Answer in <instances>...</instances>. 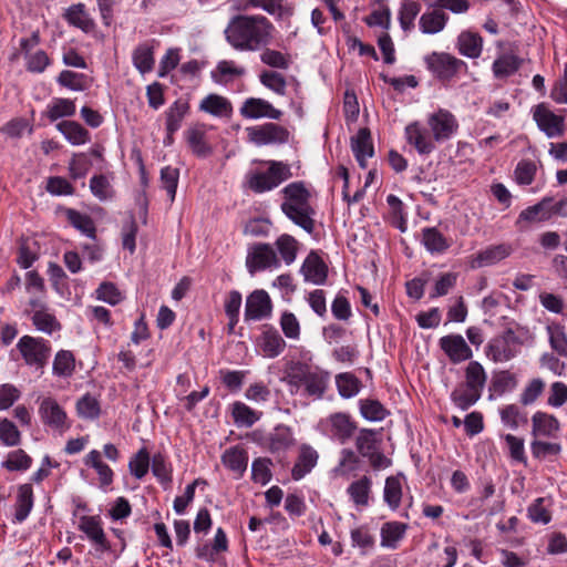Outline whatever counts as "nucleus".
Returning <instances> with one entry per match:
<instances>
[{
	"label": "nucleus",
	"mask_w": 567,
	"mask_h": 567,
	"mask_svg": "<svg viewBox=\"0 0 567 567\" xmlns=\"http://www.w3.org/2000/svg\"><path fill=\"white\" fill-rule=\"evenodd\" d=\"M429 130L415 121L406 125L405 138L420 155L431 154L436 143L451 140L458 131V121L453 113L446 109H437L427 115Z\"/></svg>",
	"instance_id": "1"
},
{
	"label": "nucleus",
	"mask_w": 567,
	"mask_h": 567,
	"mask_svg": "<svg viewBox=\"0 0 567 567\" xmlns=\"http://www.w3.org/2000/svg\"><path fill=\"white\" fill-rule=\"evenodd\" d=\"M274 25L264 16L238 14L233 17L226 29L227 42L240 51H257L271 39Z\"/></svg>",
	"instance_id": "2"
},
{
	"label": "nucleus",
	"mask_w": 567,
	"mask_h": 567,
	"mask_svg": "<svg viewBox=\"0 0 567 567\" xmlns=\"http://www.w3.org/2000/svg\"><path fill=\"white\" fill-rule=\"evenodd\" d=\"M284 202L282 213L297 226L308 234L315 229V209L310 205V193L302 182H293L281 190Z\"/></svg>",
	"instance_id": "3"
},
{
	"label": "nucleus",
	"mask_w": 567,
	"mask_h": 567,
	"mask_svg": "<svg viewBox=\"0 0 567 567\" xmlns=\"http://www.w3.org/2000/svg\"><path fill=\"white\" fill-rule=\"evenodd\" d=\"M487 373L478 361H471L464 370V381L451 392V401L462 411L473 406L482 396Z\"/></svg>",
	"instance_id": "4"
},
{
	"label": "nucleus",
	"mask_w": 567,
	"mask_h": 567,
	"mask_svg": "<svg viewBox=\"0 0 567 567\" xmlns=\"http://www.w3.org/2000/svg\"><path fill=\"white\" fill-rule=\"evenodd\" d=\"M268 169L248 176V187L258 194L269 192L289 179L292 174L290 166L279 161H268Z\"/></svg>",
	"instance_id": "5"
},
{
	"label": "nucleus",
	"mask_w": 567,
	"mask_h": 567,
	"mask_svg": "<svg viewBox=\"0 0 567 567\" xmlns=\"http://www.w3.org/2000/svg\"><path fill=\"white\" fill-rule=\"evenodd\" d=\"M288 377L291 384H302L307 394L317 399L322 398L329 382L328 372L301 363H297Z\"/></svg>",
	"instance_id": "6"
},
{
	"label": "nucleus",
	"mask_w": 567,
	"mask_h": 567,
	"mask_svg": "<svg viewBox=\"0 0 567 567\" xmlns=\"http://www.w3.org/2000/svg\"><path fill=\"white\" fill-rule=\"evenodd\" d=\"M17 348L24 362L35 369H43L51 354V347L47 340L31 336L20 338Z\"/></svg>",
	"instance_id": "7"
},
{
	"label": "nucleus",
	"mask_w": 567,
	"mask_h": 567,
	"mask_svg": "<svg viewBox=\"0 0 567 567\" xmlns=\"http://www.w3.org/2000/svg\"><path fill=\"white\" fill-rule=\"evenodd\" d=\"M38 412L42 423L59 434L65 433L71 427L66 412L51 396L39 399Z\"/></svg>",
	"instance_id": "8"
},
{
	"label": "nucleus",
	"mask_w": 567,
	"mask_h": 567,
	"mask_svg": "<svg viewBox=\"0 0 567 567\" xmlns=\"http://www.w3.org/2000/svg\"><path fill=\"white\" fill-rule=\"evenodd\" d=\"M246 132L248 141L257 146L284 144L289 140L288 130L275 123L250 126Z\"/></svg>",
	"instance_id": "9"
},
{
	"label": "nucleus",
	"mask_w": 567,
	"mask_h": 567,
	"mask_svg": "<svg viewBox=\"0 0 567 567\" xmlns=\"http://www.w3.org/2000/svg\"><path fill=\"white\" fill-rule=\"evenodd\" d=\"M280 260L269 244H256L248 249L246 267L252 275L265 269H277Z\"/></svg>",
	"instance_id": "10"
},
{
	"label": "nucleus",
	"mask_w": 567,
	"mask_h": 567,
	"mask_svg": "<svg viewBox=\"0 0 567 567\" xmlns=\"http://www.w3.org/2000/svg\"><path fill=\"white\" fill-rule=\"evenodd\" d=\"M320 427L326 434L342 444L350 440L357 429L350 415L343 412L330 414L328 417L321 420Z\"/></svg>",
	"instance_id": "11"
},
{
	"label": "nucleus",
	"mask_w": 567,
	"mask_h": 567,
	"mask_svg": "<svg viewBox=\"0 0 567 567\" xmlns=\"http://www.w3.org/2000/svg\"><path fill=\"white\" fill-rule=\"evenodd\" d=\"M231 9L238 12L262 9L268 14L284 19L292 14V9L284 0H231Z\"/></svg>",
	"instance_id": "12"
},
{
	"label": "nucleus",
	"mask_w": 567,
	"mask_h": 567,
	"mask_svg": "<svg viewBox=\"0 0 567 567\" xmlns=\"http://www.w3.org/2000/svg\"><path fill=\"white\" fill-rule=\"evenodd\" d=\"M39 42L38 32L20 40V48L27 60L28 71H44L50 65V58L47 52L38 48Z\"/></svg>",
	"instance_id": "13"
},
{
	"label": "nucleus",
	"mask_w": 567,
	"mask_h": 567,
	"mask_svg": "<svg viewBox=\"0 0 567 567\" xmlns=\"http://www.w3.org/2000/svg\"><path fill=\"white\" fill-rule=\"evenodd\" d=\"M533 117L542 132L548 138L560 137L565 133L564 117L556 115L545 105L539 104L535 107Z\"/></svg>",
	"instance_id": "14"
},
{
	"label": "nucleus",
	"mask_w": 567,
	"mask_h": 567,
	"mask_svg": "<svg viewBox=\"0 0 567 567\" xmlns=\"http://www.w3.org/2000/svg\"><path fill=\"white\" fill-rule=\"evenodd\" d=\"M439 344L452 363H461L473 357L472 349L461 334L444 336Z\"/></svg>",
	"instance_id": "15"
},
{
	"label": "nucleus",
	"mask_w": 567,
	"mask_h": 567,
	"mask_svg": "<svg viewBox=\"0 0 567 567\" xmlns=\"http://www.w3.org/2000/svg\"><path fill=\"white\" fill-rule=\"evenodd\" d=\"M271 300L265 290H255L246 299L245 320L258 321L271 313Z\"/></svg>",
	"instance_id": "16"
},
{
	"label": "nucleus",
	"mask_w": 567,
	"mask_h": 567,
	"mask_svg": "<svg viewBox=\"0 0 567 567\" xmlns=\"http://www.w3.org/2000/svg\"><path fill=\"white\" fill-rule=\"evenodd\" d=\"M239 113L243 117L250 120L261 117L279 120L282 115L280 110L275 109L268 101L258 97L245 100L239 109Z\"/></svg>",
	"instance_id": "17"
},
{
	"label": "nucleus",
	"mask_w": 567,
	"mask_h": 567,
	"mask_svg": "<svg viewBox=\"0 0 567 567\" xmlns=\"http://www.w3.org/2000/svg\"><path fill=\"white\" fill-rule=\"evenodd\" d=\"M515 341V334L512 331H507L503 336H498L492 339L487 346V357L494 362H505L511 360L515 352L512 344Z\"/></svg>",
	"instance_id": "18"
},
{
	"label": "nucleus",
	"mask_w": 567,
	"mask_h": 567,
	"mask_svg": "<svg viewBox=\"0 0 567 567\" xmlns=\"http://www.w3.org/2000/svg\"><path fill=\"white\" fill-rule=\"evenodd\" d=\"M512 251V247L507 244L488 246L481 250L475 257H473L471 267L476 269L495 265L507 258Z\"/></svg>",
	"instance_id": "19"
},
{
	"label": "nucleus",
	"mask_w": 567,
	"mask_h": 567,
	"mask_svg": "<svg viewBox=\"0 0 567 567\" xmlns=\"http://www.w3.org/2000/svg\"><path fill=\"white\" fill-rule=\"evenodd\" d=\"M351 150L359 165L367 167L368 158L374 154L371 134L368 128H360L358 133L351 137Z\"/></svg>",
	"instance_id": "20"
},
{
	"label": "nucleus",
	"mask_w": 567,
	"mask_h": 567,
	"mask_svg": "<svg viewBox=\"0 0 567 567\" xmlns=\"http://www.w3.org/2000/svg\"><path fill=\"white\" fill-rule=\"evenodd\" d=\"M449 21V16L440 8L426 10L419 20L420 31L424 34H436L441 32Z\"/></svg>",
	"instance_id": "21"
},
{
	"label": "nucleus",
	"mask_w": 567,
	"mask_h": 567,
	"mask_svg": "<svg viewBox=\"0 0 567 567\" xmlns=\"http://www.w3.org/2000/svg\"><path fill=\"white\" fill-rule=\"evenodd\" d=\"M301 272L305 280L315 285H322L327 279L328 269L323 260L311 251L301 266Z\"/></svg>",
	"instance_id": "22"
},
{
	"label": "nucleus",
	"mask_w": 567,
	"mask_h": 567,
	"mask_svg": "<svg viewBox=\"0 0 567 567\" xmlns=\"http://www.w3.org/2000/svg\"><path fill=\"white\" fill-rule=\"evenodd\" d=\"M318 452L310 445L303 444L300 446L297 462L292 467V478L296 481L301 480L317 465Z\"/></svg>",
	"instance_id": "23"
},
{
	"label": "nucleus",
	"mask_w": 567,
	"mask_h": 567,
	"mask_svg": "<svg viewBox=\"0 0 567 567\" xmlns=\"http://www.w3.org/2000/svg\"><path fill=\"white\" fill-rule=\"evenodd\" d=\"M221 462L236 477H241L248 466V454L244 449L233 446L224 452Z\"/></svg>",
	"instance_id": "24"
},
{
	"label": "nucleus",
	"mask_w": 567,
	"mask_h": 567,
	"mask_svg": "<svg viewBox=\"0 0 567 567\" xmlns=\"http://www.w3.org/2000/svg\"><path fill=\"white\" fill-rule=\"evenodd\" d=\"M79 528L87 536L92 543L97 545L101 549L105 550L109 548L106 536L97 517L82 516L80 518Z\"/></svg>",
	"instance_id": "25"
},
{
	"label": "nucleus",
	"mask_w": 567,
	"mask_h": 567,
	"mask_svg": "<svg viewBox=\"0 0 567 567\" xmlns=\"http://www.w3.org/2000/svg\"><path fill=\"white\" fill-rule=\"evenodd\" d=\"M259 347L267 358H276L282 353L286 348V341L275 329H267L262 332Z\"/></svg>",
	"instance_id": "26"
},
{
	"label": "nucleus",
	"mask_w": 567,
	"mask_h": 567,
	"mask_svg": "<svg viewBox=\"0 0 567 567\" xmlns=\"http://www.w3.org/2000/svg\"><path fill=\"white\" fill-rule=\"evenodd\" d=\"M206 126L195 124L186 131V140L193 153L200 157H206L212 153V147L205 141Z\"/></svg>",
	"instance_id": "27"
},
{
	"label": "nucleus",
	"mask_w": 567,
	"mask_h": 567,
	"mask_svg": "<svg viewBox=\"0 0 567 567\" xmlns=\"http://www.w3.org/2000/svg\"><path fill=\"white\" fill-rule=\"evenodd\" d=\"M457 48L462 55L471 59L478 58L483 49V39L476 32L463 31L457 38Z\"/></svg>",
	"instance_id": "28"
},
{
	"label": "nucleus",
	"mask_w": 567,
	"mask_h": 567,
	"mask_svg": "<svg viewBox=\"0 0 567 567\" xmlns=\"http://www.w3.org/2000/svg\"><path fill=\"white\" fill-rule=\"evenodd\" d=\"M534 436L551 437L559 429L558 420L545 412H536L532 417Z\"/></svg>",
	"instance_id": "29"
},
{
	"label": "nucleus",
	"mask_w": 567,
	"mask_h": 567,
	"mask_svg": "<svg viewBox=\"0 0 567 567\" xmlns=\"http://www.w3.org/2000/svg\"><path fill=\"white\" fill-rule=\"evenodd\" d=\"M422 244L431 254H443L451 246L449 239L435 227H426L422 230Z\"/></svg>",
	"instance_id": "30"
},
{
	"label": "nucleus",
	"mask_w": 567,
	"mask_h": 567,
	"mask_svg": "<svg viewBox=\"0 0 567 567\" xmlns=\"http://www.w3.org/2000/svg\"><path fill=\"white\" fill-rule=\"evenodd\" d=\"M430 71H458L465 63L447 53H432L425 58Z\"/></svg>",
	"instance_id": "31"
},
{
	"label": "nucleus",
	"mask_w": 567,
	"mask_h": 567,
	"mask_svg": "<svg viewBox=\"0 0 567 567\" xmlns=\"http://www.w3.org/2000/svg\"><path fill=\"white\" fill-rule=\"evenodd\" d=\"M295 445V437L290 427L278 425L269 434L268 447L275 452H284Z\"/></svg>",
	"instance_id": "32"
},
{
	"label": "nucleus",
	"mask_w": 567,
	"mask_h": 567,
	"mask_svg": "<svg viewBox=\"0 0 567 567\" xmlns=\"http://www.w3.org/2000/svg\"><path fill=\"white\" fill-rule=\"evenodd\" d=\"M553 199L550 197L543 198L534 206L527 207L519 214V219L528 223L547 220L554 214Z\"/></svg>",
	"instance_id": "33"
},
{
	"label": "nucleus",
	"mask_w": 567,
	"mask_h": 567,
	"mask_svg": "<svg viewBox=\"0 0 567 567\" xmlns=\"http://www.w3.org/2000/svg\"><path fill=\"white\" fill-rule=\"evenodd\" d=\"M84 464L96 471L100 486L106 487L113 482V471L102 461V455L97 450H92L84 458Z\"/></svg>",
	"instance_id": "34"
},
{
	"label": "nucleus",
	"mask_w": 567,
	"mask_h": 567,
	"mask_svg": "<svg viewBox=\"0 0 567 567\" xmlns=\"http://www.w3.org/2000/svg\"><path fill=\"white\" fill-rule=\"evenodd\" d=\"M14 506V519L18 523H22L27 519L33 507V489L30 484H23L19 487Z\"/></svg>",
	"instance_id": "35"
},
{
	"label": "nucleus",
	"mask_w": 567,
	"mask_h": 567,
	"mask_svg": "<svg viewBox=\"0 0 567 567\" xmlns=\"http://www.w3.org/2000/svg\"><path fill=\"white\" fill-rule=\"evenodd\" d=\"M132 59L137 71H152L155 63L154 41L138 44L133 51Z\"/></svg>",
	"instance_id": "36"
},
{
	"label": "nucleus",
	"mask_w": 567,
	"mask_h": 567,
	"mask_svg": "<svg viewBox=\"0 0 567 567\" xmlns=\"http://www.w3.org/2000/svg\"><path fill=\"white\" fill-rule=\"evenodd\" d=\"M59 132L73 145L85 144L90 134L80 123L73 121H62L56 124Z\"/></svg>",
	"instance_id": "37"
},
{
	"label": "nucleus",
	"mask_w": 567,
	"mask_h": 567,
	"mask_svg": "<svg viewBox=\"0 0 567 567\" xmlns=\"http://www.w3.org/2000/svg\"><path fill=\"white\" fill-rule=\"evenodd\" d=\"M406 524L399 522H389L381 527V546L386 548H396L398 543L403 538L406 532Z\"/></svg>",
	"instance_id": "38"
},
{
	"label": "nucleus",
	"mask_w": 567,
	"mask_h": 567,
	"mask_svg": "<svg viewBox=\"0 0 567 567\" xmlns=\"http://www.w3.org/2000/svg\"><path fill=\"white\" fill-rule=\"evenodd\" d=\"M199 110L214 116H224L228 115L231 112V104L224 96L217 94H209L202 100L199 104Z\"/></svg>",
	"instance_id": "39"
},
{
	"label": "nucleus",
	"mask_w": 567,
	"mask_h": 567,
	"mask_svg": "<svg viewBox=\"0 0 567 567\" xmlns=\"http://www.w3.org/2000/svg\"><path fill=\"white\" fill-rule=\"evenodd\" d=\"M65 19L70 24L80 28L84 32H90L94 28V22L82 3L71 6L65 12Z\"/></svg>",
	"instance_id": "40"
},
{
	"label": "nucleus",
	"mask_w": 567,
	"mask_h": 567,
	"mask_svg": "<svg viewBox=\"0 0 567 567\" xmlns=\"http://www.w3.org/2000/svg\"><path fill=\"white\" fill-rule=\"evenodd\" d=\"M188 110L189 105L187 102L182 100L175 101L166 112V132H177Z\"/></svg>",
	"instance_id": "41"
},
{
	"label": "nucleus",
	"mask_w": 567,
	"mask_h": 567,
	"mask_svg": "<svg viewBox=\"0 0 567 567\" xmlns=\"http://www.w3.org/2000/svg\"><path fill=\"white\" fill-rule=\"evenodd\" d=\"M383 499L392 511L400 507L402 499V483L399 476H389L385 480Z\"/></svg>",
	"instance_id": "42"
},
{
	"label": "nucleus",
	"mask_w": 567,
	"mask_h": 567,
	"mask_svg": "<svg viewBox=\"0 0 567 567\" xmlns=\"http://www.w3.org/2000/svg\"><path fill=\"white\" fill-rule=\"evenodd\" d=\"M75 114V104L69 99L55 97L53 99L48 107L47 115L54 122L61 117H69Z\"/></svg>",
	"instance_id": "43"
},
{
	"label": "nucleus",
	"mask_w": 567,
	"mask_h": 567,
	"mask_svg": "<svg viewBox=\"0 0 567 567\" xmlns=\"http://www.w3.org/2000/svg\"><path fill=\"white\" fill-rule=\"evenodd\" d=\"M372 482L369 477L363 476L360 480L351 483L348 487V494L353 503L358 506H367L369 504V494L371 491Z\"/></svg>",
	"instance_id": "44"
},
{
	"label": "nucleus",
	"mask_w": 567,
	"mask_h": 567,
	"mask_svg": "<svg viewBox=\"0 0 567 567\" xmlns=\"http://www.w3.org/2000/svg\"><path fill=\"white\" fill-rule=\"evenodd\" d=\"M336 384L339 394L344 399H350L357 395L361 388L359 379L350 372L338 374L336 377Z\"/></svg>",
	"instance_id": "45"
},
{
	"label": "nucleus",
	"mask_w": 567,
	"mask_h": 567,
	"mask_svg": "<svg viewBox=\"0 0 567 567\" xmlns=\"http://www.w3.org/2000/svg\"><path fill=\"white\" fill-rule=\"evenodd\" d=\"M421 11V4L416 1L402 0L399 10V22L404 31L414 28V20Z\"/></svg>",
	"instance_id": "46"
},
{
	"label": "nucleus",
	"mask_w": 567,
	"mask_h": 567,
	"mask_svg": "<svg viewBox=\"0 0 567 567\" xmlns=\"http://www.w3.org/2000/svg\"><path fill=\"white\" fill-rule=\"evenodd\" d=\"M275 245L278 252L280 254L281 259L287 265H291L296 260L298 241L295 239V237L288 234H282L277 238Z\"/></svg>",
	"instance_id": "47"
},
{
	"label": "nucleus",
	"mask_w": 567,
	"mask_h": 567,
	"mask_svg": "<svg viewBox=\"0 0 567 567\" xmlns=\"http://www.w3.org/2000/svg\"><path fill=\"white\" fill-rule=\"evenodd\" d=\"M56 81L71 91H85L92 85V79L84 73H60Z\"/></svg>",
	"instance_id": "48"
},
{
	"label": "nucleus",
	"mask_w": 567,
	"mask_h": 567,
	"mask_svg": "<svg viewBox=\"0 0 567 567\" xmlns=\"http://www.w3.org/2000/svg\"><path fill=\"white\" fill-rule=\"evenodd\" d=\"M359 463L360 460L352 450L343 449L340 452L339 463L334 467L333 472L337 476H349L350 473L357 471Z\"/></svg>",
	"instance_id": "49"
},
{
	"label": "nucleus",
	"mask_w": 567,
	"mask_h": 567,
	"mask_svg": "<svg viewBox=\"0 0 567 567\" xmlns=\"http://www.w3.org/2000/svg\"><path fill=\"white\" fill-rule=\"evenodd\" d=\"M501 420L504 425L512 430L518 429L522 424L527 423V415L522 412L516 404H508L501 410Z\"/></svg>",
	"instance_id": "50"
},
{
	"label": "nucleus",
	"mask_w": 567,
	"mask_h": 567,
	"mask_svg": "<svg viewBox=\"0 0 567 567\" xmlns=\"http://www.w3.org/2000/svg\"><path fill=\"white\" fill-rule=\"evenodd\" d=\"M37 243L30 239H21L18 250L17 262L23 268L28 269L38 259Z\"/></svg>",
	"instance_id": "51"
},
{
	"label": "nucleus",
	"mask_w": 567,
	"mask_h": 567,
	"mask_svg": "<svg viewBox=\"0 0 567 567\" xmlns=\"http://www.w3.org/2000/svg\"><path fill=\"white\" fill-rule=\"evenodd\" d=\"M32 322L39 331L51 334L60 329L56 318L47 311V309H38L32 316Z\"/></svg>",
	"instance_id": "52"
},
{
	"label": "nucleus",
	"mask_w": 567,
	"mask_h": 567,
	"mask_svg": "<svg viewBox=\"0 0 567 567\" xmlns=\"http://www.w3.org/2000/svg\"><path fill=\"white\" fill-rule=\"evenodd\" d=\"M233 416L237 425L251 426L260 417V413L254 411L243 402H235L233 405Z\"/></svg>",
	"instance_id": "53"
},
{
	"label": "nucleus",
	"mask_w": 567,
	"mask_h": 567,
	"mask_svg": "<svg viewBox=\"0 0 567 567\" xmlns=\"http://www.w3.org/2000/svg\"><path fill=\"white\" fill-rule=\"evenodd\" d=\"M66 215L68 220L73 227H75L90 238L95 237V226L90 216L81 214L74 209H69Z\"/></svg>",
	"instance_id": "54"
},
{
	"label": "nucleus",
	"mask_w": 567,
	"mask_h": 567,
	"mask_svg": "<svg viewBox=\"0 0 567 567\" xmlns=\"http://www.w3.org/2000/svg\"><path fill=\"white\" fill-rule=\"evenodd\" d=\"M0 442L6 446H17L21 443V433L17 425L6 417H0Z\"/></svg>",
	"instance_id": "55"
},
{
	"label": "nucleus",
	"mask_w": 567,
	"mask_h": 567,
	"mask_svg": "<svg viewBox=\"0 0 567 567\" xmlns=\"http://www.w3.org/2000/svg\"><path fill=\"white\" fill-rule=\"evenodd\" d=\"M525 60L519 58L513 51L504 52L498 59H496L493 63V71H517L519 69H525Z\"/></svg>",
	"instance_id": "56"
},
{
	"label": "nucleus",
	"mask_w": 567,
	"mask_h": 567,
	"mask_svg": "<svg viewBox=\"0 0 567 567\" xmlns=\"http://www.w3.org/2000/svg\"><path fill=\"white\" fill-rule=\"evenodd\" d=\"M360 412L365 420L372 422L384 420L388 413L379 401L370 399L360 401Z\"/></svg>",
	"instance_id": "57"
},
{
	"label": "nucleus",
	"mask_w": 567,
	"mask_h": 567,
	"mask_svg": "<svg viewBox=\"0 0 567 567\" xmlns=\"http://www.w3.org/2000/svg\"><path fill=\"white\" fill-rule=\"evenodd\" d=\"M74 357L70 351L60 350L53 361V373L59 377H69L74 370Z\"/></svg>",
	"instance_id": "58"
},
{
	"label": "nucleus",
	"mask_w": 567,
	"mask_h": 567,
	"mask_svg": "<svg viewBox=\"0 0 567 567\" xmlns=\"http://www.w3.org/2000/svg\"><path fill=\"white\" fill-rule=\"evenodd\" d=\"M549 343L554 351L559 355L567 357V336L564 328L559 324L547 327Z\"/></svg>",
	"instance_id": "59"
},
{
	"label": "nucleus",
	"mask_w": 567,
	"mask_h": 567,
	"mask_svg": "<svg viewBox=\"0 0 567 567\" xmlns=\"http://www.w3.org/2000/svg\"><path fill=\"white\" fill-rule=\"evenodd\" d=\"M241 307V293L237 290H231L225 300V312L229 319L230 330L239 321V311Z\"/></svg>",
	"instance_id": "60"
},
{
	"label": "nucleus",
	"mask_w": 567,
	"mask_h": 567,
	"mask_svg": "<svg viewBox=\"0 0 567 567\" xmlns=\"http://www.w3.org/2000/svg\"><path fill=\"white\" fill-rule=\"evenodd\" d=\"M31 464L32 458L23 450H16L8 454L2 465L8 471H27Z\"/></svg>",
	"instance_id": "61"
},
{
	"label": "nucleus",
	"mask_w": 567,
	"mask_h": 567,
	"mask_svg": "<svg viewBox=\"0 0 567 567\" xmlns=\"http://www.w3.org/2000/svg\"><path fill=\"white\" fill-rule=\"evenodd\" d=\"M130 472L137 480L143 478L150 468V455L146 449H141L128 463Z\"/></svg>",
	"instance_id": "62"
},
{
	"label": "nucleus",
	"mask_w": 567,
	"mask_h": 567,
	"mask_svg": "<svg viewBox=\"0 0 567 567\" xmlns=\"http://www.w3.org/2000/svg\"><path fill=\"white\" fill-rule=\"evenodd\" d=\"M152 472L157 480L164 484L169 485L172 482V467L167 463L166 457L157 453L152 458Z\"/></svg>",
	"instance_id": "63"
},
{
	"label": "nucleus",
	"mask_w": 567,
	"mask_h": 567,
	"mask_svg": "<svg viewBox=\"0 0 567 567\" xmlns=\"http://www.w3.org/2000/svg\"><path fill=\"white\" fill-rule=\"evenodd\" d=\"M351 542L353 547H359L362 554H365L374 545V537L367 526H360L351 530Z\"/></svg>",
	"instance_id": "64"
}]
</instances>
